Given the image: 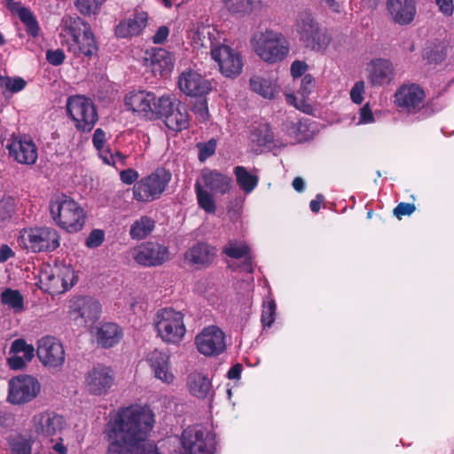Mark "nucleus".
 I'll return each instance as SVG.
<instances>
[{"label": "nucleus", "mask_w": 454, "mask_h": 454, "mask_svg": "<svg viewBox=\"0 0 454 454\" xmlns=\"http://www.w3.org/2000/svg\"><path fill=\"white\" fill-rule=\"evenodd\" d=\"M154 422V414L146 406L119 410L106 426V454H160L148 439Z\"/></svg>", "instance_id": "f257e3e1"}, {"label": "nucleus", "mask_w": 454, "mask_h": 454, "mask_svg": "<svg viewBox=\"0 0 454 454\" xmlns=\"http://www.w3.org/2000/svg\"><path fill=\"white\" fill-rule=\"evenodd\" d=\"M60 37L62 45L76 57H91L98 51L90 24L78 16L63 18Z\"/></svg>", "instance_id": "f03ea898"}, {"label": "nucleus", "mask_w": 454, "mask_h": 454, "mask_svg": "<svg viewBox=\"0 0 454 454\" xmlns=\"http://www.w3.org/2000/svg\"><path fill=\"white\" fill-rule=\"evenodd\" d=\"M194 188L200 207L207 213L214 214L216 207L212 192L222 195L229 192L232 188V179L217 170L205 168Z\"/></svg>", "instance_id": "7ed1b4c3"}, {"label": "nucleus", "mask_w": 454, "mask_h": 454, "mask_svg": "<svg viewBox=\"0 0 454 454\" xmlns=\"http://www.w3.org/2000/svg\"><path fill=\"white\" fill-rule=\"evenodd\" d=\"M251 45L255 54L269 64L282 61L289 53V43L286 36L272 29L254 33Z\"/></svg>", "instance_id": "20e7f679"}, {"label": "nucleus", "mask_w": 454, "mask_h": 454, "mask_svg": "<svg viewBox=\"0 0 454 454\" xmlns=\"http://www.w3.org/2000/svg\"><path fill=\"white\" fill-rule=\"evenodd\" d=\"M294 32L300 43L312 51H321L327 48L331 43L328 33L322 29L309 12H301L298 15Z\"/></svg>", "instance_id": "39448f33"}, {"label": "nucleus", "mask_w": 454, "mask_h": 454, "mask_svg": "<svg viewBox=\"0 0 454 454\" xmlns=\"http://www.w3.org/2000/svg\"><path fill=\"white\" fill-rule=\"evenodd\" d=\"M77 277L73 268L63 262L44 265L40 270L41 288L51 294L67 291L76 282Z\"/></svg>", "instance_id": "423d86ee"}, {"label": "nucleus", "mask_w": 454, "mask_h": 454, "mask_svg": "<svg viewBox=\"0 0 454 454\" xmlns=\"http://www.w3.org/2000/svg\"><path fill=\"white\" fill-rule=\"evenodd\" d=\"M53 220L68 232L82 230L85 221L83 209L74 200L61 196L50 204Z\"/></svg>", "instance_id": "0eeeda50"}, {"label": "nucleus", "mask_w": 454, "mask_h": 454, "mask_svg": "<svg viewBox=\"0 0 454 454\" xmlns=\"http://www.w3.org/2000/svg\"><path fill=\"white\" fill-rule=\"evenodd\" d=\"M184 314L171 308L157 311L153 322L158 336L168 344L180 343L186 333Z\"/></svg>", "instance_id": "6e6552de"}, {"label": "nucleus", "mask_w": 454, "mask_h": 454, "mask_svg": "<svg viewBox=\"0 0 454 454\" xmlns=\"http://www.w3.org/2000/svg\"><path fill=\"white\" fill-rule=\"evenodd\" d=\"M171 173L166 168H156L134 184L133 199L145 203L160 199L171 181Z\"/></svg>", "instance_id": "1a4fd4ad"}, {"label": "nucleus", "mask_w": 454, "mask_h": 454, "mask_svg": "<svg viewBox=\"0 0 454 454\" xmlns=\"http://www.w3.org/2000/svg\"><path fill=\"white\" fill-rule=\"evenodd\" d=\"M59 239L56 230L51 227H37L22 230L19 243L34 253L51 252L59 247Z\"/></svg>", "instance_id": "9d476101"}, {"label": "nucleus", "mask_w": 454, "mask_h": 454, "mask_svg": "<svg viewBox=\"0 0 454 454\" xmlns=\"http://www.w3.org/2000/svg\"><path fill=\"white\" fill-rule=\"evenodd\" d=\"M125 105L141 116L153 118L157 117L158 114H164L163 111L169 106V97L157 98L153 92L133 91L126 96Z\"/></svg>", "instance_id": "9b49d317"}, {"label": "nucleus", "mask_w": 454, "mask_h": 454, "mask_svg": "<svg viewBox=\"0 0 454 454\" xmlns=\"http://www.w3.org/2000/svg\"><path fill=\"white\" fill-rule=\"evenodd\" d=\"M67 111L78 130L90 131L98 121L94 104L84 96H71L67 99Z\"/></svg>", "instance_id": "f8f14e48"}, {"label": "nucleus", "mask_w": 454, "mask_h": 454, "mask_svg": "<svg viewBox=\"0 0 454 454\" xmlns=\"http://www.w3.org/2000/svg\"><path fill=\"white\" fill-rule=\"evenodd\" d=\"M225 39L213 49L211 58L217 64L219 71L228 78L239 75L243 68L242 57L239 52L224 43Z\"/></svg>", "instance_id": "ddd939ff"}, {"label": "nucleus", "mask_w": 454, "mask_h": 454, "mask_svg": "<svg viewBox=\"0 0 454 454\" xmlns=\"http://www.w3.org/2000/svg\"><path fill=\"white\" fill-rule=\"evenodd\" d=\"M40 389V383L32 376L14 377L8 382L7 401L12 404L29 403L38 395Z\"/></svg>", "instance_id": "4468645a"}, {"label": "nucleus", "mask_w": 454, "mask_h": 454, "mask_svg": "<svg viewBox=\"0 0 454 454\" xmlns=\"http://www.w3.org/2000/svg\"><path fill=\"white\" fill-rule=\"evenodd\" d=\"M182 454H212L214 439L202 430L186 428L181 437Z\"/></svg>", "instance_id": "2eb2a0df"}, {"label": "nucleus", "mask_w": 454, "mask_h": 454, "mask_svg": "<svg viewBox=\"0 0 454 454\" xmlns=\"http://www.w3.org/2000/svg\"><path fill=\"white\" fill-rule=\"evenodd\" d=\"M36 354L40 362L49 368L58 369L65 363V349L60 341L51 336L38 340Z\"/></svg>", "instance_id": "dca6fc26"}, {"label": "nucleus", "mask_w": 454, "mask_h": 454, "mask_svg": "<svg viewBox=\"0 0 454 454\" xmlns=\"http://www.w3.org/2000/svg\"><path fill=\"white\" fill-rule=\"evenodd\" d=\"M395 104L403 111L416 114L424 106L425 92L415 83L403 84L395 93Z\"/></svg>", "instance_id": "f3484780"}, {"label": "nucleus", "mask_w": 454, "mask_h": 454, "mask_svg": "<svg viewBox=\"0 0 454 454\" xmlns=\"http://www.w3.org/2000/svg\"><path fill=\"white\" fill-rule=\"evenodd\" d=\"M6 148L10 156L20 164L34 165L37 160V146L29 137L12 136Z\"/></svg>", "instance_id": "a211bd4d"}, {"label": "nucleus", "mask_w": 454, "mask_h": 454, "mask_svg": "<svg viewBox=\"0 0 454 454\" xmlns=\"http://www.w3.org/2000/svg\"><path fill=\"white\" fill-rule=\"evenodd\" d=\"M198 350L205 356H217L226 348L225 334L217 326L205 327L195 338Z\"/></svg>", "instance_id": "6ab92c4d"}, {"label": "nucleus", "mask_w": 454, "mask_h": 454, "mask_svg": "<svg viewBox=\"0 0 454 454\" xmlns=\"http://www.w3.org/2000/svg\"><path fill=\"white\" fill-rule=\"evenodd\" d=\"M100 309L99 302L91 297H76L70 301L69 314L74 321L87 325L98 318Z\"/></svg>", "instance_id": "aec40b11"}, {"label": "nucleus", "mask_w": 454, "mask_h": 454, "mask_svg": "<svg viewBox=\"0 0 454 454\" xmlns=\"http://www.w3.org/2000/svg\"><path fill=\"white\" fill-rule=\"evenodd\" d=\"M85 382L90 393L100 395L114 385V372L109 366L97 364L88 372Z\"/></svg>", "instance_id": "412c9836"}, {"label": "nucleus", "mask_w": 454, "mask_h": 454, "mask_svg": "<svg viewBox=\"0 0 454 454\" xmlns=\"http://www.w3.org/2000/svg\"><path fill=\"white\" fill-rule=\"evenodd\" d=\"M366 79L374 87L389 84L395 79V67L393 63L386 59H372L366 66Z\"/></svg>", "instance_id": "4be33fe9"}, {"label": "nucleus", "mask_w": 454, "mask_h": 454, "mask_svg": "<svg viewBox=\"0 0 454 454\" xmlns=\"http://www.w3.org/2000/svg\"><path fill=\"white\" fill-rule=\"evenodd\" d=\"M133 257L141 265L158 266L168 259V251L159 243L146 242L135 250Z\"/></svg>", "instance_id": "5701e85b"}, {"label": "nucleus", "mask_w": 454, "mask_h": 454, "mask_svg": "<svg viewBox=\"0 0 454 454\" xmlns=\"http://www.w3.org/2000/svg\"><path fill=\"white\" fill-rule=\"evenodd\" d=\"M387 14L389 19L398 25L410 24L416 15L415 0H387Z\"/></svg>", "instance_id": "b1692460"}, {"label": "nucleus", "mask_w": 454, "mask_h": 454, "mask_svg": "<svg viewBox=\"0 0 454 454\" xmlns=\"http://www.w3.org/2000/svg\"><path fill=\"white\" fill-rule=\"evenodd\" d=\"M180 90L188 96L199 97L211 90V83L195 71L183 72L178 80Z\"/></svg>", "instance_id": "393cba45"}, {"label": "nucleus", "mask_w": 454, "mask_h": 454, "mask_svg": "<svg viewBox=\"0 0 454 454\" xmlns=\"http://www.w3.org/2000/svg\"><path fill=\"white\" fill-rule=\"evenodd\" d=\"M190 38L194 49L201 50L206 54H211L216 44L220 43L223 39L220 33L212 27L200 26L191 31Z\"/></svg>", "instance_id": "a878e982"}, {"label": "nucleus", "mask_w": 454, "mask_h": 454, "mask_svg": "<svg viewBox=\"0 0 454 454\" xmlns=\"http://www.w3.org/2000/svg\"><path fill=\"white\" fill-rule=\"evenodd\" d=\"M147 363L156 379L166 384H171L175 376L170 366V356L168 352L154 349L147 356Z\"/></svg>", "instance_id": "bb28decb"}, {"label": "nucleus", "mask_w": 454, "mask_h": 454, "mask_svg": "<svg viewBox=\"0 0 454 454\" xmlns=\"http://www.w3.org/2000/svg\"><path fill=\"white\" fill-rule=\"evenodd\" d=\"M65 425L61 415L52 411H44L33 418V427L38 434L51 436L60 432Z\"/></svg>", "instance_id": "cd10ccee"}, {"label": "nucleus", "mask_w": 454, "mask_h": 454, "mask_svg": "<svg viewBox=\"0 0 454 454\" xmlns=\"http://www.w3.org/2000/svg\"><path fill=\"white\" fill-rule=\"evenodd\" d=\"M217 253V249L206 242H197L192 246L184 254V259L197 268L207 267L210 265Z\"/></svg>", "instance_id": "c85d7f7f"}, {"label": "nucleus", "mask_w": 454, "mask_h": 454, "mask_svg": "<svg viewBox=\"0 0 454 454\" xmlns=\"http://www.w3.org/2000/svg\"><path fill=\"white\" fill-rule=\"evenodd\" d=\"M164 114H158L157 117L164 118L166 126L174 131H181L189 126V116L186 108L178 103L176 106L169 98V106L163 111Z\"/></svg>", "instance_id": "c756f323"}, {"label": "nucleus", "mask_w": 454, "mask_h": 454, "mask_svg": "<svg viewBox=\"0 0 454 454\" xmlns=\"http://www.w3.org/2000/svg\"><path fill=\"white\" fill-rule=\"evenodd\" d=\"M148 14L137 11L133 18L121 20L115 27V35L121 38L138 35L147 26Z\"/></svg>", "instance_id": "7c9ffc66"}, {"label": "nucleus", "mask_w": 454, "mask_h": 454, "mask_svg": "<svg viewBox=\"0 0 454 454\" xmlns=\"http://www.w3.org/2000/svg\"><path fill=\"white\" fill-rule=\"evenodd\" d=\"M147 65L152 67L153 73H168L174 65L173 57L163 48L153 49L148 57L145 58Z\"/></svg>", "instance_id": "2f4dec72"}, {"label": "nucleus", "mask_w": 454, "mask_h": 454, "mask_svg": "<svg viewBox=\"0 0 454 454\" xmlns=\"http://www.w3.org/2000/svg\"><path fill=\"white\" fill-rule=\"evenodd\" d=\"M257 172L256 168L248 171L244 166H237L233 168L236 182L246 194L251 193L258 185L259 176Z\"/></svg>", "instance_id": "473e14b6"}, {"label": "nucleus", "mask_w": 454, "mask_h": 454, "mask_svg": "<svg viewBox=\"0 0 454 454\" xmlns=\"http://www.w3.org/2000/svg\"><path fill=\"white\" fill-rule=\"evenodd\" d=\"M121 338V333L116 324L105 323L97 329V341L104 348L113 347Z\"/></svg>", "instance_id": "72a5a7b5"}, {"label": "nucleus", "mask_w": 454, "mask_h": 454, "mask_svg": "<svg viewBox=\"0 0 454 454\" xmlns=\"http://www.w3.org/2000/svg\"><path fill=\"white\" fill-rule=\"evenodd\" d=\"M315 87V81L312 75L305 74L301 82V87L299 94L301 98L297 99L294 95H287V100L291 105H294L297 109L301 110L304 113H308L310 109V106L305 102V97L309 95Z\"/></svg>", "instance_id": "f704fd0d"}, {"label": "nucleus", "mask_w": 454, "mask_h": 454, "mask_svg": "<svg viewBox=\"0 0 454 454\" xmlns=\"http://www.w3.org/2000/svg\"><path fill=\"white\" fill-rule=\"evenodd\" d=\"M188 387L193 395L205 398L211 389V382L205 375L194 372L189 375Z\"/></svg>", "instance_id": "c9c22d12"}, {"label": "nucleus", "mask_w": 454, "mask_h": 454, "mask_svg": "<svg viewBox=\"0 0 454 454\" xmlns=\"http://www.w3.org/2000/svg\"><path fill=\"white\" fill-rule=\"evenodd\" d=\"M154 225L155 222L151 217L141 216L130 226L129 235L134 239H143L153 231Z\"/></svg>", "instance_id": "e433bc0d"}, {"label": "nucleus", "mask_w": 454, "mask_h": 454, "mask_svg": "<svg viewBox=\"0 0 454 454\" xmlns=\"http://www.w3.org/2000/svg\"><path fill=\"white\" fill-rule=\"evenodd\" d=\"M250 86L253 91L263 98H271L276 92V84L274 82L261 76H253L250 79Z\"/></svg>", "instance_id": "4c0bfd02"}, {"label": "nucleus", "mask_w": 454, "mask_h": 454, "mask_svg": "<svg viewBox=\"0 0 454 454\" xmlns=\"http://www.w3.org/2000/svg\"><path fill=\"white\" fill-rule=\"evenodd\" d=\"M250 139L258 145H267L273 142V132L268 123H261L251 131Z\"/></svg>", "instance_id": "58836bf2"}, {"label": "nucleus", "mask_w": 454, "mask_h": 454, "mask_svg": "<svg viewBox=\"0 0 454 454\" xmlns=\"http://www.w3.org/2000/svg\"><path fill=\"white\" fill-rule=\"evenodd\" d=\"M1 301L14 310L20 311L23 309V297L17 290L5 289L1 294Z\"/></svg>", "instance_id": "ea45409f"}, {"label": "nucleus", "mask_w": 454, "mask_h": 454, "mask_svg": "<svg viewBox=\"0 0 454 454\" xmlns=\"http://www.w3.org/2000/svg\"><path fill=\"white\" fill-rule=\"evenodd\" d=\"M249 251L247 245L235 240H230L223 248V253L235 259L249 256Z\"/></svg>", "instance_id": "a19ab883"}, {"label": "nucleus", "mask_w": 454, "mask_h": 454, "mask_svg": "<svg viewBox=\"0 0 454 454\" xmlns=\"http://www.w3.org/2000/svg\"><path fill=\"white\" fill-rule=\"evenodd\" d=\"M225 7L233 13H250L255 5L253 0H222Z\"/></svg>", "instance_id": "79ce46f5"}, {"label": "nucleus", "mask_w": 454, "mask_h": 454, "mask_svg": "<svg viewBox=\"0 0 454 454\" xmlns=\"http://www.w3.org/2000/svg\"><path fill=\"white\" fill-rule=\"evenodd\" d=\"M10 353L22 354L21 356L27 361L31 362L35 356V348L31 344H27L23 339H17L12 341Z\"/></svg>", "instance_id": "37998d69"}, {"label": "nucleus", "mask_w": 454, "mask_h": 454, "mask_svg": "<svg viewBox=\"0 0 454 454\" xmlns=\"http://www.w3.org/2000/svg\"><path fill=\"white\" fill-rule=\"evenodd\" d=\"M105 1L106 0H75L74 4L81 14L90 16L99 12Z\"/></svg>", "instance_id": "c03bdc74"}, {"label": "nucleus", "mask_w": 454, "mask_h": 454, "mask_svg": "<svg viewBox=\"0 0 454 454\" xmlns=\"http://www.w3.org/2000/svg\"><path fill=\"white\" fill-rule=\"evenodd\" d=\"M27 82L21 77L0 76V87L12 93L24 90Z\"/></svg>", "instance_id": "a18cd8bd"}, {"label": "nucleus", "mask_w": 454, "mask_h": 454, "mask_svg": "<svg viewBox=\"0 0 454 454\" xmlns=\"http://www.w3.org/2000/svg\"><path fill=\"white\" fill-rule=\"evenodd\" d=\"M276 303L273 299L266 298L262 303L261 321L263 326L270 327L275 321Z\"/></svg>", "instance_id": "49530a36"}, {"label": "nucleus", "mask_w": 454, "mask_h": 454, "mask_svg": "<svg viewBox=\"0 0 454 454\" xmlns=\"http://www.w3.org/2000/svg\"><path fill=\"white\" fill-rule=\"evenodd\" d=\"M32 440L19 435L10 442L12 454H31Z\"/></svg>", "instance_id": "de8ad7c7"}, {"label": "nucleus", "mask_w": 454, "mask_h": 454, "mask_svg": "<svg viewBox=\"0 0 454 454\" xmlns=\"http://www.w3.org/2000/svg\"><path fill=\"white\" fill-rule=\"evenodd\" d=\"M19 17L25 24L27 33L35 36L38 34L39 27L32 12L26 8H21L19 11Z\"/></svg>", "instance_id": "09e8293b"}, {"label": "nucleus", "mask_w": 454, "mask_h": 454, "mask_svg": "<svg viewBox=\"0 0 454 454\" xmlns=\"http://www.w3.org/2000/svg\"><path fill=\"white\" fill-rule=\"evenodd\" d=\"M197 147L199 148V159L200 161H204L215 153L216 141L211 139L207 143H200L197 145Z\"/></svg>", "instance_id": "8fccbe9b"}, {"label": "nucleus", "mask_w": 454, "mask_h": 454, "mask_svg": "<svg viewBox=\"0 0 454 454\" xmlns=\"http://www.w3.org/2000/svg\"><path fill=\"white\" fill-rule=\"evenodd\" d=\"M105 234L101 230H93L86 239V246L90 248L99 247L104 241Z\"/></svg>", "instance_id": "3c124183"}, {"label": "nucleus", "mask_w": 454, "mask_h": 454, "mask_svg": "<svg viewBox=\"0 0 454 454\" xmlns=\"http://www.w3.org/2000/svg\"><path fill=\"white\" fill-rule=\"evenodd\" d=\"M364 82L363 81L356 82L350 90V98L355 104H361L364 100Z\"/></svg>", "instance_id": "603ef678"}, {"label": "nucleus", "mask_w": 454, "mask_h": 454, "mask_svg": "<svg viewBox=\"0 0 454 454\" xmlns=\"http://www.w3.org/2000/svg\"><path fill=\"white\" fill-rule=\"evenodd\" d=\"M416 209V207L412 203H399L394 209V215L401 219L404 215H411Z\"/></svg>", "instance_id": "864d4df0"}, {"label": "nucleus", "mask_w": 454, "mask_h": 454, "mask_svg": "<svg viewBox=\"0 0 454 454\" xmlns=\"http://www.w3.org/2000/svg\"><path fill=\"white\" fill-rule=\"evenodd\" d=\"M12 356L8 358L7 363L11 369L20 370L23 369L29 361H27L18 353H11Z\"/></svg>", "instance_id": "5fc2aeb1"}, {"label": "nucleus", "mask_w": 454, "mask_h": 454, "mask_svg": "<svg viewBox=\"0 0 454 454\" xmlns=\"http://www.w3.org/2000/svg\"><path fill=\"white\" fill-rule=\"evenodd\" d=\"M46 59L51 65L59 66L63 63L65 54L61 50L48 51L46 53Z\"/></svg>", "instance_id": "6e6d98bb"}, {"label": "nucleus", "mask_w": 454, "mask_h": 454, "mask_svg": "<svg viewBox=\"0 0 454 454\" xmlns=\"http://www.w3.org/2000/svg\"><path fill=\"white\" fill-rule=\"evenodd\" d=\"M138 176H139V175H138L137 171H136L133 168H128V169L122 170L120 173V178H121V182L126 184H133L135 181L137 180Z\"/></svg>", "instance_id": "4d7b16f0"}, {"label": "nucleus", "mask_w": 454, "mask_h": 454, "mask_svg": "<svg viewBox=\"0 0 454 454\" xmlns=\"http://www.w3.org/2000/svg\"><path fill=\"white\" fill-rule=\"evenodd\" d=\"M308 68V65L300 60H295L291 65V74L294 78L301 77Z\"/></svg>", "instance_id": "13d9d810"}, {"label": "nucleus", "mask_w": 454, "mask_h": 454, "mask_svg": "<svg viewBox=\"0 0 454 454\" xmlns=\"http://www.w3.org/2000/svg\"><path fill=\"white\" fill-rule=\"evenodd\" d=\"M320 4L331 12L340 13L342 10V3L340 0H318Z\"/></svg>", "instance_id": "bf43d9fd"}, {"label": "nucleus", "mask_w": 454, "mask_h": 454, "mask_svg": "<svg viewBox=\"0 0 454 454\" xmlns=\"http://www.w3.org/2000/svg\"><path fill=\"white\" fill-rule=\"evenodd\" d=\"M169 35V29L166 26H161L158 28L153 36V42L156 44L163 43Z\"/></svg>", "instance_id": "052dcab7"}, {"label": "nucleus", "mask_w": 454, "mask_h": 454, "mask_svg": "<svg viewBox=\"0 0 454 454\" xmlns=\"http://www.w3.org/2000/svg\"><path fill=\"white\" fill-rule=\"evenodd\" d=\"M106 141V134L101 129H97L93 134L92 142L97 150H101L104 147Z\"/></svg>", "instance_id": "680f3d73"}, {"label": "nucleus", "mask_w": 454, "mask_h": 454, "mask_svg": "<svg viewBox=\"0 0 454 454\" xmlns=\"http://www.w3.org/2000/svg\"><path fill=\"white\" fill-rule=\"evenodd\" d=\"M374 121L373 114L368 104L360 109L359 123H371Z\"/></svg>", "instance_id": "e2e57ef3"}, {"label": "nucleus", "mask_w": 454, "mask_h": 454, "mask_svg": "<svg viewBox=\"0 0 454 454\" xmlns=\"http://www.w3.org/2000/svg\"><path fill=\"white\" fill-rule=\"evenodd\" d=\"M194 113L201 121L207 120L208 112L207 107L204 102L199 103L194 107Z\"/></svg>", "instance_id": "0e129e2a"}, {"label": "nucleus", "mask_w": 454, "mask_h": 454, "mask_svg": "<svg viewBox=\"0 0 454 454\" xmlns=\"http://www.w3.org/2000/svg\"><path fill=\"white\" fill-rule=\"evenodd\" d=\"M437 4L439 5L441 11L447 14L450 15L453 11V4L451 0H435Z\"/></svg>", "instance_id": "69168bd1"}, {"label": "nucleus", "mask_w": 454, "mask_h": 454, "mask_svg": "<svg viewBox=\"0 0 454 454\" xmlns=\"http://www.w3.org/2000/svg\"><path fill=\"white\" fill-rule=\"evenodd\" d=\"M13 255L12 250L6 245L0 247V262L7 261Z\"/></svg>", "instance_id": "338daca9"}, {"label": "nucleus", "mask_w": 454, "mask_h": 454, "mask_svg": "<svg viewBox=\"0 0 454 454\" xmlns=\"http://www.w3.org/2000/svg\"><path fill=\"white\" fill-rule=\"evenodd\" d=\"M13 211V207L11 205L0 203V220H4L9 217Z\"/></svg>", "instance_id": "774afa93"}]
</instances>
